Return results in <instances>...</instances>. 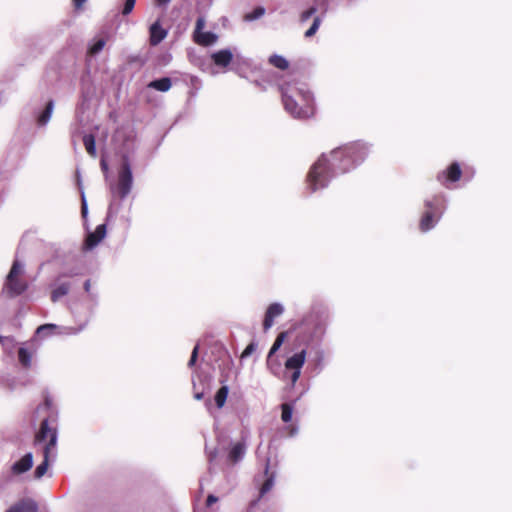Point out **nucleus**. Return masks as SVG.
Returning <instances> with one entry per match:
<instances>
[{
  "instance_id": "16",
  "label": "nucleus",
  "mask_w": 512,
  "mask_h": 512,
  "mask_svg": "<svg viewBox=\"0 0 512 512\" xmlns=\"http://www.w3.org/2000/svg\"><path fill=\"white\" fill-rule=\"evenodd\" d=\"M306 349H301L300 351L294 353L290 357H288L285 361V369L286 370H297L302 369L303 365L306 361Z\"/></svg>"
},
{
  "instance_id": "38",
  "label": "nucleus",
  "mask_w": 512,
  "mask_h": 512,
  "mask_svg": "<svg viewBox=\"0 0 512 512\" xmlns=\"http://www.w3.org/2000/svg\"><path fill=\"white\" fill-rule=\"evenodd\" d=\"M198 352H199V344H197L192 350L191 357L188 361V367L191 368L195 365L197 358H198Z\"/></svg>"
},
{
  "instance_id": "39",
  "label": "nucleus",
  "mask_w": 512,
  "mask_h": 512,
  "mask_svg": "<svg viewBox=\"0 0 512 512\" xmlns=\"http://www.w3.org/2000/svg\"><path fill=\"white\" fill-rule=\"evenodd\" d=\"M256 344L255 343H250L243 351L242 353V357L245 358V357H248L250 356L256 349Z\"/></svg>"
},
{
  "instance_id": "7",
  "label": "nucleus",
  "mask_w": 512,
  "mask_h": 512,
  "mask_svg": "<svg viewBox=\"0 0 512 512\" xmlns=\"http://www.w3.org/2000/svg\"><path fill=\"white\" fill-rule=\"evenodd\" d=\"M50 299L52 303L59 302L67 296L72 289V281L67 278L65 273L58 275L50 284Z\"/></svg>"
},
{
  "instance_id": "29",
  "label": "nucleus",
  "mask_w": 512,
  "mask_h": 512,
  "mask_svg": "<svg viewBox=\"0 0 512 512\" xmlns=\"http://www.w3.org/2000/svg\"><path fill=\"white\" fill-rule=\"evenodd\" d=\"M77 184L79 186L80 192H81V214L85 218L88 214V205L85 197L84 190L81 186V180H80V173L77 171Z\"/></svg>"
},
{
  "instance_id": "49",
  "label": "nucleus",
  "mask_w": 512,
  "mask_h": 512,
  "mask_svg": "<svg viewBox=\"0 0 512 512\" xmlns=\"http://www.w3.org/2000/svg\"><path fill=\"white\" fill-rule=\"evenodd\" d=\"M268 469H269V463L267 462V463H266V467H265V472H266V473L268 472Z\"/></svg>"
},
{
  "instance_id": "10",
  "label": "nucleus",
  "mask_w": 512,
  "mask_h": 512,
  "mask_svg": "<svg viewBox=\"0 0 512 512\" xmlns=\"http://www.w3.org/2000/svg\"><path fill=\"white\" fill-rule=\"evenodd\" d=\"M462 171L460 165L457 162L452 163L446 170L440 172L437 175V180L449 188V183H455L461 177Z\"/></svg>"
},
{
  "instance_id": "44",
  "label": "nucleus",
  "mask_w": 512,
  "mask_h": 512,
  "mask_svg": "<svg viewBox=\"0 0 512 512\" xmlns=\"http://www.w3.org/2000/svg\"><path fill=\"white\" fill-rule=\"evenodd\" d=\"M171 0H156L157 5L164 6L167 5Z\"/></svg>"
},
{
  "instance_id": "40",
  "label": "nucleus",
  "mask_w": 512,
  "mask_h": 512,
  "mask_svg": "<svg viewBox=\"0 0 512 512\" xmlns=\"http://www.w3.org/2000/svg\"><path fill=\"white\" fill-rule=\"evenodd\" d=\"M292 373H291V382H292V385H295V383L299 380L300 378V375H301V369H297V370H290Z\"/></svg>"
},
{
  "instance_id": "31",
  "label": "nucleus",
  "mask_w": 512,
  "mask_h": 512,
  "mask_svg": "<svg viewBox=\"0 0 512 512\" xmlns=\"http://www.w3.org/2000/svg\"><path fill=\"white\" fill-rule=\"evenodd\" d=\"M281 410H282V414H281L282 421L285 423L291 421L292 415H293V405L290 403H283L281 405Z\"/></svg>"
},
{
  "instance_id": "35",
  "label": "nucleus",
  "mask_w": 512,
  "mask_h": 512,
  "mask_svg": "<svg viewBox=\"0 0 512 512\" xmlns=\"http://www.w3.org/2000/svg\"><path fill=\"white\" fill-rule=\"evenodd\" d=\"M274 482H275V476L272 474L263 483V485L260 489V495L263 496L264 494L269 492L272 489V487L274 486Z\"/></svg>"
},
{
  "instance_id": "25",
  "label": "nucleus",
  "mask_w": 512,
  "mask_h": 512,
  "mask_svg": "<svg viewBox=\"0 0 512 512\" xmlns=\"http://www.w3.org/2000/svg\"><path fill=\"white\" fill-rule=\"evenodd\" d=\"M229 392V387L227 385L221 386L214 396V401L217 408H222L226 402L227 396Z\"/></svg>"
},
{
  "instance_id": "45",
  "label": "nucleus",
  "mask_w": 512,
  "mask_h": 512,
  "mask_svg": "<svg viewBox=\"0 0 512 512\" xmlns=\"http://www.w3.org/2000/svg\"><path fill=\"white\" fill-rule=\"evenodd\" d=\"M203 397H204V393L203 392H198V393H195V395H194V398L196 400H201Z\"/></svg>"
},
{
  "instance_id": "5",
  "label": "nucleus",
  "mask_w": 512,
  "mask_h": 512,
  "mask_svg": "<svg viewBox=\"0 0 512 512\" xmlns=\"http://www.w3.org/2000/svg\"><path fill=\"white\" fill-rule=\"evenodd\" d=\"M23 273L24 264L18 259H15L8 275L6 276L2 293L6 294L10 298L17 297L24 293L28 288V284L24 279L20 278Z\"/></svg>"
},
{
  "instance_id": "15",
  "label": "nucleus",
  "mask_w": 512,
  "mask_h": 512,
  "mask_svg": "<svg viewBox=\"0 0 512 512\" xmlns=\"http://www.w3.org/2000/svg\"><path fill=\"white\" fill-rule=\"evenodd\" d=\"M425 207L441 217L446 209V198L444 195H435L432 199L425 200Z\"/></svg>"
},
{
  "instance_id": "3",
  "label": "nucleus",
  "mask_w": 512,
  "mask_h": 512,
  "mask_svg": "<svg viewBox=\"0 0 512 512\" xmlns=\"http://www.w3.org/2000/svg\"><path fill=\"white\" fill-rule=\"evenodd\" d=\"M285 110L294 118L307 119L314 114V98L307 85L293 82L279 87Z\"/></svg>"
},
{
  "instance_id": "37",
  "label": "nucleus",
  "mask_w": 512,
  "mask_h": 512,
  "mask_svg": "<svg viewBox=\"0 0 512 512\" xmlns=\"http://www.w3.org/2000/svg\"><path fill=\"white\" fill-rule=\"evenodd\" d=\"M136 0H126L123 6V9L121 11L123 16L129 15L135 6Z\"/></svg>"
},
{
  "instance_id": "32",
  "label": "nucleus",
  "mask_w": 512,
  "mask_h": 512,
  "mask_svg": "<svg viewBox=\"0 0 512 512\" xmlns=\"http://www.w3.org/2000/svg\"><path fill=\"white\" fill-rule=\"evenodd\" d=\"M265 14V8L262 6L256 7L252 12L245 15L246 21H254L261 18Z\"/></svg>"
},
{
  "instance_id": "11",
  "label": "nucleus",
  "mask_w": 512,
  "mask_h": 512,
  "mask_svg": "<svg viewBox=\"0 0 512 512\" xmlns=\"http://www.w3.org/2000/svg\"><path fill=\"white\" fill-rule=\"evenodd\" d=\"M284 313V306L281 303L275 302L268 306L264 320L263 329L268 331L274 324L275 318L281 316Z\"/></svg>"
},
{
  "instance_id": "34",
  "label": "nucleus",
  "mask_w": 512,
  "mask_h": 512,
  "mask_svg": "<svg viewBox=\"0 0 512 512\" xmlns=\"http://www.w3.org/2000/svg\"><path fill=\"white\" fill-rule=\"evenodd\" d=\"M106 41L103 38L96 39L93 44L90 46L89 50L92 54H97L103 50L105 47Z\"/></svg>"
},
{
  "instance_id": "26",
  "label": "nucleus",
  "mask_w": 512,
  "mask_h": 512,
  "mask_svg": "<svg viewBox=\"0 0 512 512\" xmlns=\"http://www.w3.org/2000/svg\"><path fill=\"white\" fill-rule=\"evenodd\" d=\"M83 144L86 151L92 156L96 157V141L92 134H85L83 136Z\"/></svg>"
},
{
  "instance_id": "48",
  "label": "nucleus",
  "mask_w": 512,
  "mask_h": 512,
  "mask_svg": "<svg viewBox=\"0 0 512 512\" xmlns=\"http://www.w3.org/2000/svg\"><path fill=\"white\" fill-rule=\"evenodd\" d=\"M206 406L209 408L211 406V401L210 400H207L206 401Z\"/></svg>"
},
{
  "instance_id": "30",
  "label": "nucleus",
  "mask_w": 512,
  "mask_h": 512,
  "mask_svg": "<svg viewBox=\"0 0 512 512\" xmlns=\"http://www.w3.org/2000/svg\"><path fill=\"white\" fill-rule=\"evenodd\" d=\"M286 338V332H281L277 335L273 345L271 346L268 355L273 356L275 353L281 348L284 340Z\"/></svg>"
},
{
  "instance_id": "50",
  "label": "nucleus",
  "mask_w": 512,
  "mask_h": 512,
  "mask_svg": "<svg viewBox=\"0 0 512 512\" xmlns=\"http://www.w3.org/2000/svg\"><path fill=\"white\" fill-rule=\"evenodd\" d=\"M3 341H4V337H2V336L0 335V343H3Z\"/></svg>"
},
{
  "instance_id": "4",
  "label": "nucleus",
  "mask_w": 512,
  "mask_h": 512,
  "mask_svg": "<svg viewBox=\"0 0 512 512\" xmlns=\"http://www.w3.org/2000/svg\"><path fill=\"white\" fill-rule=\"evenodd\" d=\"M71 313L75 319V321L78 323L77 326H58L53 323H47L40 325L36 329V334L39 337H46L50 336L52 334H58V335H65V336H73L81 333L88 325L89 319H81V311L78 306H71L70 307Z\"/></svg>"
},
{
  "instance_id": "2",
  "label": "nucleus",
  "mask_w": 512,
  "mask_h": 512,
  "mask_svg": "<svg viewBox=\"0 0 512 512\" xmlns=\"http://www.w3.org/2000/svg\"><path fill=\"white\" fill-rule=\"evenodd\" d=\"M39 409H45L47 416L40 423L39 430L35 435V443H46L43 447V461L34 471L35 479L42 478L48 470L49 463L56 460L58 441L59 411L54 405L53 399L49 395H46Z\"/></svg>"
},
{
  "instance_id": "6",
  "label": "nucleus",
  "mask_w": 512,
  "mask_h": 512,
  "mask_svg": "<svg viewBox=\"0 0 512 512\" xmlns=\"http://www.w3.org/2000/svg\"><path fill=\"white\" fill-rule=\"evenodd\" d=\"M132 185H133V174H132L131 165H130L128 157L124 156L122 159L120 171L118 174V183H117L116 187L113 185L111 187V190L114 193L116 190V193L118 194L120 199L124 200L131 192Z\"/></svg>"
},
{
  "instance_id": "42",
  "label": "nucleus",
  "mask_w": 512,
  "mask_h": 512,
  "mask_svg": "<svg viewBox=\"0 0 512 512\" xmlns=\"http://www.w3.org/2000/svg\"><path fill=\"white\" fill-rule=\"evenodd\" d=\"M87 0H73L75 9H80Z\"/></svg>"
},
{
  "instance_id": "46",
  "label": "nucleus",
  "mask_w": 512,
  "mask_h": 512,
  "mask_svg": "<svg viewBox=\"0 0 512 512\" xmlns=\"http://www.w3.org/2000/svg\"><path fill=\"white\" fill-rule=\"evenodd\" d=\"M297 432H298V429H297V428H295V427H292V428H291V430H290V436H294V435H296V434H297Z\"/></svg>"
},
{
  "instance_id": "41",
  "label": "nucleus",
  "mask_w": 512,
  "mask_h": 512,
  "mask_svg": "<svg viewBox=\"0 0 512 512\" xmlns=\"http://www.w3.org/2000/svg\"><path fill=\"white\" fill-rule=\"evenodd\" d=\"M217 500H218V498H217L215 495H213V494H209V495H208V497H207V499H206V505H207V506H211V505H213L214 503H216V502H217Z\"/></svg>"
},
{
  "instance_id": "23",
  "label": "nucleus",
  "mask_w": 512,
  "mask_h": 512,
  "mask_svg": "<svg viewBox=\"0 0 512 512\" xmlns=\"http://www.w3.org/2000/svg\"><path fill=\"white\" fill-rule=\"evenodd\" d=\"M246 452L245 445L242 443H236L232 446L229 452V459L233 462H238L243 459Z\"/></svg>"
},
{
  "instance_id": "43",
  "label": "nucleus",
  "mask_w": 512,
  "mask_h": 512,
  "mask_svg": "<svg viewBox=\"0 0 512 512\" xmlns=\"http://www.w3.org/2000/svg\"><path fill=\"white\" fill-rule=\"evenodd\" d=\"M217 456V452L216 450H212L208 453V457H209V462L211 463Z\"/></svg>"
},
{
  "instance_id": "1",
  "label": "nucleus",
  "mask_w": 512,
  "mask_h": 512,
  "mask_svg": "<svg viewBox=\"0 0 512 512\" xmlns=\"http://www.w3.org/2000/svg\"><path fill=\"white\" fill-rule=\"evenodd\" d=\"M369 152L363 142H353L333 149L329 154L323 153L312 165L307 175L311 192L328 187L330 181L360 165Z\"/></svg>"
},
{
  "instance_id": "14",
  "label": "nucleus",
  "mask_w": 512,
  "mask_h": 512,
  "mask_svg": "<svg viewBox=\"0 0 512 512\" xmlns=\"http://www.w3.org/2000/svg\"><path fill=\"white\" fill-rule=\"evenodd\" d=\"M54 108H55V102L53 99H50L47 101L43 110L34 112V115L36 118V124L38 127H45L49 123V121L52 117Z\"/></svg>"
},
{
  "instance_id": "12",
  "label": "nucleus",
  "mask_w": 512,
  "mask_h": 512,
  "mask_svg": "<svg viewBox=\"0 0 512 512\" xmlns=\"http://www.w3.org/2000/svg\"><path fill=\"white\" fill-rule=\"evenodd\" d=\"M106 235V225L100 224L96 227L94 232H91L87 235L85 243H84V249L85 250H92L95 248L101 240Z\"/></svg>"
},
{
  "instance_id": "27",
  "label": "nucleus",
  "mask_w": 512,
  "mask_h": 512,
  "mask_svg": "<svg viewBox=\"0 0 512 512\" xmlns=\"http://www.w3.org/2000/svg\"><path fill=\"white\" fill-rule=\"evenodd\" d=\"M18 360L23 367L28 368L31 366L32 354L25 347H20L18 350Z\"/></svg>"
},
{
  "instance_id": "33",
  "label": "nucleus",
  "mask_w": 512,
  "mask_h": 512,
  "mask_svg": "<svg viewBox=\"0 0 512 512\" xmlns=\"http://www.w3.org/2000/svg\"><path fill=\"white\" fill-rule=\"evenodd\" d=\"M321 22H322V18L320 16L314 17L312 25L305 32V37L310 38V37L314 36L316 34L317 30L319 29Z\"/></svg>"
},
{
  "instance_id": "28",
  "label": "nucleus",
  "mask_w": 512,
  "mask_h": 512,
  "mask_svg": "<svg viewBox=\"0 0 512 512\" xmlns=\"http://www.w3.org/2000/svg\"><path fill=\"white\" fill-rule=\"evenodd\" d=\"M268 370L275 376H278L281 371V363L280 361L273 355H267L266 360Z\"/></svg>"
},
{
  "instance_id": "24",
  "label": "nucleus",
  "mask_w": 512,
  "mask_h": 512,
  "mask_svg": "<svg viewBox=\"0 0 512 512\" xmlns=\"http://www.w3.org/2000/svg\"><path fill=\"white\" fill-rule=\"evenodd\" d=\"M269 64L272 66L280 69V70H286L289 67L288 60L283 57L282 55L273 54L268 58Z\"/></svg>"
},
{
  "instance_id": "18",
  "label": "nucleus",
  "mask_w": 512,
  "mask_h": 512,
  "mask_svg": "<svg viewBox=\"0 0 512 512\" xmlns=\"http://www.w3.org/2000/svg\"><path fill=\"white\" fill-rule=\"evenodd\" d=\"M233 57V52L228 48L221 49L211 54L214 64L222 68L227 67L232 62Z\"/></svg>"
},
{
  "instance_id": "20",
  "label": "nucleus",
  "mask_w": 512,
  "mask_h": 512,
  "mask_svg": "<svg viewBox=\"0 0 512 512\" xmlns=\"http://www.w3.org/2000/svg\"><path fill=\"white\" fill-rule=\"evenodd\" d=\"M33 465V455L31 452L26 453L20 460L12 465V472L21 474L28 471Z\"/></svg>"
},
{
  "instance_id": "17",
  "label": "nucleus",
  "mask_w": 512,
  "mask_h": 512,
  "mask_svg": "<svg viewBox=\"0 0 512 512\" xmlns=\"http://www.w3.org/2000/svg\"><path fill=\"white\" fill-rule=\"evenodd\" d=\"M38 504L31 498H23L13 504L6 512H37Z\"/></svg>"
},
{
  "instance_id": "21",
  "label": "nucleus",
  "mask_w": 512,
  "mask_h": 512,
  "mask_svg": "<svg viewBox=\"0 0 512 512\" xmlns=\"http://www.w3.org/2000/svg\"><path fill=\"white\" fill-rule=\"evenodd\" d=\"M441 217L437 216L436 214L432 213L431 210L427 209V211L424 213V215L421 218L420 221V229L423 232H427L431 230L436 223L439 221Z\"/></svg>"
},
{
  "instance_id": "22",
  "label": "nucleus",
  "mask_w": 512,
  "mask_h": 512,
  "mask_svg": "<svg viewBox=\"0 0 512 512\" xmlns=\"http://www.w3.org/2000/svg\"><path fill=\"white\" fill-rule=\"evenodd\" d=\"M172 86L171 79L169 77H162L155 79L148 84L149 88L155 89L160 92H167Z\"/></svg>"
},
{
  "instance_id": "36",
  "label": "nucleus",
  "mask_w": 512,
  "mask_h": 512,
  "mask_svg": "<svg viewBox=\"0 0 512 512\" xmlns=\"http://www.w3.org/2000/svg\"><path fill=\"white\" fill-rule=\"evenodd\" d=\"M317 12L316 6H311L309 9L303 11L300 16L301 22H306Z\"/></svg>"
},
{
  "instance_id": "8",
  "label": "nucleus",
  "mask_w": 512,
  "mask_h": 512,
  "mask_svg": "<svg viewBox=\"0 0 512 512\" xmlns=\"http://www.w3.org/2000/svg\"><path fill=\"white\" fill-rule=\"evenodd\" d=\"M205 19L200 16L196 20L195 30L193 33L194 41L201 46H211L217 42L218 36L210 31L204 32Z\"/></svg>"
},
{
  "instance_id": "47",
  "label": "nucleus",
  "mask_w": 512,
  "mask_h": 512,
  "mask_svg": "<svg viewBox=\"0 0 512 512\" xmlns=\"http://www.w3.org/2000/svg\"><path fill=\"white\" fill-rule=\"evenodd\" d=\"M101 168H102V170H104V171H106V170L108 169V166H107V164L105 163V161H104V160H102V161H101Z\"/></svg>"
},
{
  "instance_id": "13",
  "label": "nucleus",
  "mask_w": 512,
  "mask_h": 512,
  "mask_svg": "<svg viewBox=\"0 0 512 512\" xmlns=\"http://www.w3.org/2000/svg\"><path fill=\"white\" fill-rule=\"evenodd\" d=\"M83 287H84L85 292L88 295V303H90V304L85 307V315H84V317L81 316V319L88 318L90 320L93 315L94 309L98 304V293L91 291V280L90 279H88L84 282Z\"/></svg>"
},
{
  "instance_id": "19",
  "label": "nucleus",
  "mask_w": 512,
  "mask_h": 512,
  "mask_svg": "<svg viewBox=\"0 0 512 512\" xmlns=\"http://www.w3.org/2000/svg\"><path fill=\"white\" fill-rule=\"evenodd\" d=\"M150 43L153 46L161 43L167 36V31L161 26L159 21L154 22L149 29Z\"/></svg>"
},
{
  "instance_id": "9",
  "label": "nucleus",
  "mask_w": 512,
  "mask_h": 512,
  "mask_svg": "<svg viewBox=\"0 0 512 512\" xmlns=\"http://www.w3.org/2000/svg\"><path fill=\"white\" fill-rule=\"evenodd\" d=\"M301 327L304 331L309 332L312 339H320L326 330L325 322L318 316L310 315L306 317Z\"/></svg>"
}]
</instances>
